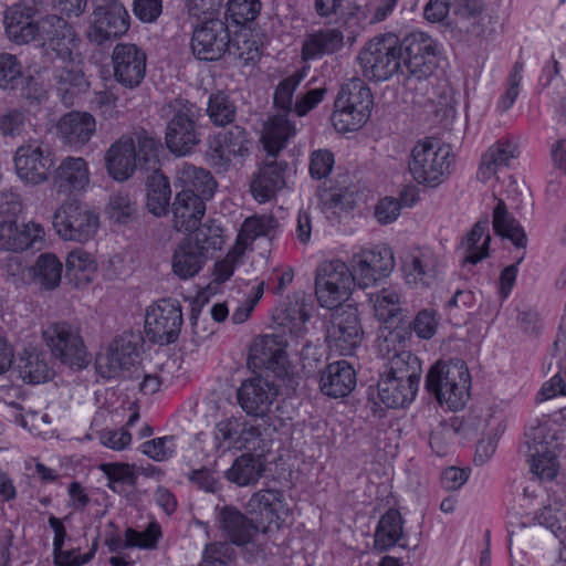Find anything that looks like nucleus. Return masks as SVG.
I'll list each match as a JSON object with an SVG mask.
<instances>
[{
    "label": "nucleus",
    "mask_w": 566,
    "mask_h": 566,
    "mask_svg": "<svg viewBox=\"0 0 566 566\" xmlns=\"http://www.w3.org/2000/svg\"><path fill=\"white\" fill-rule=\"evenodd\" d=\"M165 118V143L170 153L185 156L200 143L198 120L200 109L186 98L176 97L167 102L160 109Z\"/></svg>",
    "instance_id": "f257e3e1"
},
{
    "label": "nucleus",
    "mask_w": 566,
    "mask_h": 566,
    "mask_svg": "<svg viewBox=\"0 0 566 566\" xmlns=\"http://www.w3.org/2000/svg\"><path fill=\"white\" fill-rule=\"evenodd\" d=\"M471 377L463 360L437 361L426 377V388L440 405L462 409L470 397Z\"/></svg>",
    "instance_id": "f03ea898"
},
{
    "label": "nucleus",
    "mask_w": 566,
    "mask_h": 566,
    "mask_svg": "<svg viewBox=\"0 0 566 566\" xmlns=\"http://www.w3.org/2000/svg\"><path fill=\"white\" fill-rule=\"evenodd\" d=\"M452 161L453 156L448 145L427 137L411 149L408 169L416 182L436 188L450 175Z\"/></svg>",
    "instance_id": "7ed1b4c3"
},
{
    "label": "nucleus",
    "mask_w": 566,
    "mask_h": 566,
    "mask_svg": "<svg viewBox=\"0 0 566 566\" xmlns=\"http://www.w3.org/2000/svg\"><path fill=\"white\" fill-rule=\"evenodd\" d=\"M374 98L367 84L353 77L340 86L335 99L332 122L340 133L355 132L370 117Z\"/></svg>",
    "instance_id": "20e7f679"
},
{
    "label": "nucleus",
    "mask_w": 566,
    "mask_h": 566,
    "mask_svg": "<svg viewBox=\"0 0 566 566\" xmlns=\"http://www.w3.org/2000/svg\"><path fill=\"white\" fill-rule=\"evenodd\" d=\"M402 49L399 39L391 33L371 39L359 52L357 60L363 74L376 82L401 76Z\"/></svg>",
    "instance_id": "39448f33"
},
{
    "label": "nucleus",
    "mask_w": 566,
    "mask_h": 566,
    "mask_svg": "<svg viewBox=\"0 0 566 566\" xmlns=\"http://www.w3.org/2000/svg\"><path fill=\"white\" fill-rule=\"evenodd\" d=\"M52 224L64 241L85 243L95 237L99 218L85 203L67 199L55 210Z\"/></svg>",
    "instance_id": "423d86ee"
},
{
    "label": "nucleus",
    "mask_w": 566,
    "mask_h": 566,
    "mask_svg": "<svg viewBox=\"0 0 566 566\" xmlns=\"http://www.w3.org/2000/svg\"><path fill=\"white\" fill-rule=\"evenodd\" d=\"M13 163L15 174L23 184L39 186L49 181L55 156L43 139L29 138L17 148Z\"/></svg>",
    "instance_id": "0eeeda50"
},
{
    "label": "nucleus",
    "mask_w": 566,
    "mask_h": 566,
    "mask_svg": "<svg viewBox=\"0 0 566 566\" xmlns=\"http://www.w3.org/2000/svg\"><path fill=\"white\" fill-rule=\"evenodd\" d=\"M356 279L353 271L339 260L325 261L316 270L315 295L325 308H337L345 302Z\"/></svg>",
    "instance_id": "6e6552de"
},
{
    "label": "nucleus",
    "mask_w": 566,
    "mask_h": 566,
    "mask_svg": "<svg viewBox=\"0 0 566 566\" xmlns=\"http://www.w3.org/2000/svg\"><path fill=\"white\" fill-rule=\"evenodd\" d=\"M43 337L52 355L62 364L81 369L90 363L78 327L65 322L54 323L43 332Z\"/></svg>",
    "instance_id": "1a4fd4ad"
},
{
    "label": "nucleus",
    "mask_w": 566,
    "mask_h": 566,
    "mask_svg": "<svg viewBox=\"0 0 566 566\" xmlns=\"http://www.w3.org/2000/svg\"><path fill=\"white\" fill-rule=\"evenodd\" d=\"M402 49L401 77L408 82L428 78L436 69V46L433 40L422 32H413L400 43Z\"/></svg>",
    "instance_id": "9d476101"
},
{
    "label": "nucleus",
    "mask_w": 566,
    "mask_h": 566,
    "mask_svg": "<svg viewBox=\"0 0 566 566\" xmlns=\"http://www.w3.org/2000/svg\"><path fill=\"white\" fill-rule=\"evenodd\" d=\"M182 323L179 301L161 298L146 311L145 333L150 342L168 345L177 340Z\"/></svg>",
    "instance_id": "9b49d317"
},
{
    "label": "nucleus",
    "mask_w": 566,
    "mask_h": 566,
    "mask_svg": "<svg viewBox=\"0 0 566 566\" xmlns=\"http://www.w3.org/2000/svg\"><path fill=\"white\" fill-rule=\"evenodd\" d=\"M231 38L227 23L209 19L197 25L192 32L191 50L201 61H218L230 50Z\"/></svg>",
    "instance_id": "f8f14e48"
},
{
    "label": "nucleus",
    "mask_w": 566,
    "mask_h": 566,
    "mask_svg": "<svg viewBox=\"0 0 566 566\" xmlns=\"http://www.w3.org/2000/svg\"><path fill=\"white\" fill-rule=\"evenodd\" d=\"M128 28L129 15L125 7L117 0H109L94 9L87 36L91 42L102 45L122 36Z\"/></svg>",
    "instance_id": "ddd939ff"
},
{
    "label": "nucleus",
    "mask_w": 566,
    "mask_h": 566,
    "mask_svg": "<svg viewBox=\"0 0 566 566\" xmlns=\"http://www.w3.org/2000/svg\"><path fill=\"white\" fill-rule=\"evenodd\" d=\"M33 42L49 45L56 56L70 57L78 48L81 39L72 24L56 14H46L36 20Z\"/></svg>",
    "instance_id": "4468645a"
},
{
    "label": "nucleus",
    "mask_w": 566,
    "mask_h": 566,
    "mask_svg": "<svg viewBox=\"0 0 566 566\" xmlns=\"http://www.w3.org/2000/svg\"><path fill=\"white\" fill-rule=\"evenodd\" d=\"M329 347L342 356L354 355L363 339L357 308L353 306L336 308L332 314L327 333Z\"/></svg>",
    "instance_id": "2eb2a0df"
},
{
    "label": "nucleus",
    "mask_w": 566,
    "mask_h": 566,
    "mask_svg": "<svg viewBox=\"0 0 566 566\" xmlns=\"http://www.w3.org/2000/svg\"><path fill=\"white\" fill-rule=\"evenodd\" d=\"M394 268V253L386 245L361 249L353 256V273L357 284L363 289L387 277Z\"/></svg>",
    "instance_id": "dca6fc26"
},
{
    "label": "nucleus",
    "mask_w": 566,
    "mask_h": 566,
    "mask_svg": "<svg viewBox=\"0 0 566 566\" xmlns=\"http://www.w3.org/2000/svg\"><path fill=\"white\" fill-rule=\"evenodd\" d=\"M250 144L247 130L240 126H232L218 133L209 142V160L218 171H227L233 159L249 155Z\"/></svg>",
    "instance_id": "f3484780"
},
{
    "label": "nucleus",
    "mask_w": 566,
    "mask_h": 566,
    "mask_svg": "<svg viewBox=\"0 0 566 566\" xmlns=\"http://www.w3.org/2000/svg\"><path fill=\"white\" fill-rule=\"evenodd\" d=\"M138 357V337L132 333H124L108 345L105 354L96 357L97 373L106 379L119 376L129 369Z\"/></svg>",
    "instance_id": "a211bd4d"
},
{
    "label": "nucleus",
    "mask_w": 566,
    "mask_h": 566,
    "mask_svg": "<svg viewBox=\"0 0 566 566\" xmlns=\"http://www.w3.org/2000/svg\"><path fill=\"white\" fill-rule=\"evenodd\" d=\"M147 55L133 43H118L112 53L113 75L126 88H136L146 74Z\"/></svg>",
    "instance_id": "6ab92c4d"
},
{
    "label": "nucleus",
    "mask_w": 566,
    "mask_h": 566,
    "mask_svg": "<svg viewBox=\"0 0 566 566\" xmlns=\"http://www.w3.org/2000/svg\"><path fill=\"white\" fill-rule=\"evenodd\" d=\"M277 396L273 384L262 377H254L242 382L238 389V401L250 416L264 417Z\"/></svg>",
    "instance_id": "aec40b11"
},
{
    "label": "nucleus",
    "mask_w": 566,
    "mask_h": 566,
    "mask_svg": "<svg viewBox=\"0 0 566 566\" xmlns=\"http://www.w3.org/2000/svg\"><path fill=\"white\" fill-rule=\"evenodd\" d=\"M217 511V525L222 536L231 544L243 546L250 543L258 530L248 515L241 513L235 506L224 505L216 507Z\"/></svg>",
    "instance_id": "412c9836"
},
{
    "label": "nucleus",
    "mask_w": 566,
    "mask_h": 566,
    "mask_svg": "<svg viewBox=\"0 0 566 566\" xmlns=\"http://www.w3.org/2000/svg\"><path fill=\"white\" fill-rule=\"evenodd\" d=\"M564 436L557 421L543 417L530 424L524 433L525 454H538L552 450H560Z\"/></svg>",
    "instance_id": "4be33fe9"
},
{
    "label": "nucleus",
    "mask_w": 566,
    "mask_h": 566,
    "mask_svg": "<svg viewBox=\"0 0 566 566\" xmlns=\"http://www.w3.org/2000/svg\"><path fill=\"white\" fill-rule=\"evenodd\" d=\"M283 495L276 490H260L249 499L245 510L258 532L265 533L270 525L280 520Z\"/></svg>",
    "instance_id": "5701e85b"
},
{
    "label": "nucleus",
    "mask_w": 566,
    "mask_h": 566,
    "mask_svg": "<svg viewBox=\"0 0 566 566\" xmlns=\"http://www.w3.org/2000/svg\"><path fill=\"white\" fill-rule=\"evenodd\" d=\"M52 177L59 193L84 191L91 181L87 161L73 156L64 158L54 169Z\"/></svg>",
    "instance_id": "b1692460"
},
{
    "label": "nucleus",
    "mask_w": 566,
    "mask_h": 566,
    "mask_svg": "<svg viewBox=\"0 0 566 566\" xmlns=\"http://www.w3.org/2000/svg\"><path fill=\"white\" fill-rule=\"evenodd\" d=\"M45 235L41 224L28 222L21 229L14 219L0 220V249L22 252L33 248L35 242L42 241Z\"/></svg>",
    "instance_id": "393cba45"
},
{
    "label": "nucleus",
    "mask_w": 566,
    "mask_h": 566,
    "mask_svg": "<svg viewBox=\"0 0 566 566\" xmlns=\"http://www.w3.org/2000/svg\"><path fill=\"white\" fill-rule=\"evenodd\" d=\"M286 161L266 156L264 165L251 180L250 189L255 200L266 202L285 186Z\"/></svg>",
    "instance_id": "a878e982"
},
{
    "label": "nucleus",
    "mask_w": 566,
    "mask_h": 566,
    "mask_svg": "<svg viewBox=\"0 0 566 566\" xmlns=\"http://www.w3.org/2000/svg\"><path fill=\"white\" fill-rule=\"evenodd\" d=\"M105 165L109 176L116 181L129 179L138 166L134 139L123 136L115 142L106 151Z\"/></svg>",
    "instance_id": "bb28decb"
},
{
    "label": "nucleus",
    "mask_w": 566,
    "mask_h": 566,
    "mask_svg": "<svg viewBox=\"0 0 566 566\" xmlns=\"http://www.w3.org/2000/svg\"><path fill=\"white\" fill-rule=\"evenodd\" d=\"M56 130L63 143L81 148L95 134L96 120L90 113L70 112L61 117Z\"/></svg>",
    "instance_id": "cd10ccee"
},
{
    "label": "nucleus",
    "mask_w": 566,
    "mask_h": 566,
    "mask_svg": "<svg viewBox=\"0 0 566 566\" xmlns=\"http://www.w3.org/2000/svg\"><path fill=\"white\" fill-rule=\"evenodd\" d=\"M208 261L203 248L187 238L177 244L171 255L172 273L180 280L195 277Z\"/></svg>",
    "instance_id": "c85d7f7f"
},
{
    "label": "nucleus",
    "mask_w": 566,
    "mask_h": 566,
    "mask_svg": "<svg viewBox=\"0 0 566 566\" xmlns=\"http://www.w3.org/2000/svg\"><path fill=\"white\" fill-rule=\"evenodd\" d=\"M208 199L189 190L178 192L172 203L174 227L186 232L197 229L205 216V201Z\"/></svg>",
    "instance_id": "c756f323"
},
{
    "label": "nucleus",
    "mask_w": 566,
    "mask_h": 566,
    "mask_svg": "<svg viewBox=\"0 0 566 566\" xmlns=\"http://www.w3.org/2000/svg\"><path fill=\"white\" fill-rule=\"evenodd\" d=\"M356 386V373L346 360L328 364L321 374V391L333 398L347 396Z\"/></svg>",
    "instance_id": "7c9ffc66"
},
{
    "label": "nucleus",
    "mask_w": 566,
    "mask_h": 566,
    "mask_svg": "<svg viewBox=\"0 0 566 566\" xmlns=\"http://www.w3.org/2000/svg\"><path fill=\"white\" fill-rule=\"evenodd\" d=\"M62 272L63 263L52 252L41 253L28 269L30 283L44 292L54 291L60 286Z\"/></svg>",
    "instance_id": "2f4dec72"
},
{
    "label": "nucleus",
    "mask_w": 566,
    "mask_h": 566,
    "mask_svg": "<svg viewBox=\"0 0 566 566\" xmlns=\"http://www.w3.org/2000/svg\"><path fill=\"white\" fill-rule=\"evenodd\" d=\"M437 268V256L428 249L413 251L402 264L407 283L422 286H428L436 280Z\"/></svg>",
    "instance_id": "473e14b6"
},
{
    "label": "nucleus",
    "mask_w": 566,
    "mask_h": 566,
    "mask_svg": "<svg viewBox=\"0 0 566 566\" xmlns=\"http://www.w3.org/2000/svg\"><path fill=\"white\" fill-rule=\"evenodd\" d=\"M145 186L147 211L155 217L166 216L171 198L169 178L160 169H153L146 176Z\"/></svg>",
    "instance_id": "72a5a7b5"
},
{
    "label": "nucleus",
    "mask_w": 566,
    "mask_h": 566,
    "mask_svg": "<svg viewBox=\"0 0 566 566\" xmlns=\"http://www.w3.org/2000/svg\"><path fill=\"white\" fill-rule=\"evenodd\" d=\"M59 64L54 69V80L57 90L63 93L81 92L87 87L83 70L81 67V57L77 49L72 56H57Z\"/></svg>",
    "instance_id": "f704fd0d"
},
{
    "label": "nucleus",
    "mask_w": 566,
    "mask_h": 566,
    "mask_svg": "<svg viewBox=\"0 0 566 566\" xmlns=\"http://www.w3.org/2000/svg\"><path fill=\"white\" fill-rule=\"evenodd\" d=\"M344 46V34L338 29H323L311 33L304 40L302 56L315 60L338 52Z\"/></svg>",
    "instance_id": "c9c22d12"
},
{
    "label": "nucleus",
    "mask_w": 566,
    "mask_h": 566,
    "mask_svg": "<svg viewBox=\"0 0 566 566\" xmlns=\"http://www.w3.org/2000/svg\"><path fill=\"white\" fill-rule=\"evenodd\" d=\"M516 145L509 139H500L482 156L478 178L486 182L496 176L497 171L510 166L515 157Z\"/></svg>",
    "instance_id": "e433bc0d"
},
{
    "label": "nucleus",
    "mask_w": 566,
    "mask_h": 566,
    "mask_svg": "<svg viewBox=\"0 0 566 566\" xmlns=\"http://www.w3.org/2000/svg\"><path fill=\"white\" fill-rule=\"evenodd\" d=\"M176 178L182 190H189L192 193L209 199L214 193L216 181L211 174L201 167L182 163L177 168Z\"/></svg>",
    "instance_id": "4c0bfd02"
},
{
    "label": "nucleus",
    "mask_w": 566,
    "mask_h": 566,
    "mask_svg": "<svg viewBox=\"0 0 566 566\" xmlns=\"http://www.w3.org/2000/svg\"><path fill=\"white\" fill-rule=\"evenodd\" d=\"M294 134L295 127L290 123L286 114H277L271 117L261 138L268 157H276Z\"/></svg>",
    "instance_id": "58836bf2"
},
{
    "label": "nucleus",
    "mask_w": 566,
    "mask_h": 566,
    "mask_svg": "<svg viewBox=\"0 0 566 566\" xmlns=\"http://www.w3.org/2000/svg\"><path fill=\"white\" fill-rule=\"evenodd\" d=\"M265 465L261 457L244 453L238 457L224 472L226 479L238 486L255 484L263 475Z\"/></svg>",
    "instance_id": "ea45409f"
},
{
    "label": "nucleus",
    "mask_w": 566,
    "mask_h": 566,
    "mask_svg": "<svg viewBox=\"0 0 566 566\" xmlns=\"http://www.w3.org/2000/svg\"><path fill=\"white\" fill-rule=\"evenodd\" d=\"M491 234L489 219L478 221L462 240L465 255L463 263L476 264L489 256Z\"/></svg>",
    "instance_id": "a19ab883"
},
{
    "label": "nucleus",
    "mask_w": 566,
    "mask_h": 566,
    "mask_svg": "<svg viewBox=\"0 0 566 566\" xmlns=\"http://www.w3.org/2000/svg\"><path fill=\"white\" fill-rule=\"evenodd\" d=\"M418 390L413 382H405L381 376L378 381V396L388 408H401L410 403Z\"/></svg>",
    "instance_id": "79ce46f5"
},
{
    "label": "nucleus",
    "mask_w": 566,
    "mask_h": 566,
    "mask_svg": "<svg viewBox=\"0 0 566 566\" xmlns=\"http://www.w3.org/2000/svg\"><path fill=\"white\" fill-rule=\"evenodd\" d=\"M492 226L494 232L512 241L516 248H525L527 244V237L520 222L509 212L505 202L502 199L497 200L493 209Z\"/></svg>",
    "instance_id": "37998d69"
},
{
    "label": "nucleus",
    "mask_w": 566,
    "mask_h": 566,
    "mask_svg": "<svg viewBox=\"0 0 566 566\" xmlns=\"http://www.w3.org/2000/svg\"><path fill=\"white\" fill-rule=\"evenodd\" d=\"M421 375V367L419 359L413 356L408 350L396 352L388 359V364L386 367V371L382 376L389 377L392 379L405 381V382H413V385L419 386Z\"/></svg>",
    "instance_id": "c03bdc74"
},
{
    "label": "nucleus",
    "mask_w": 566,
    "mask_h": 566,
    "mask_svg": "<svg viewBox=\"0 0 566 566\" xmlns=\"http://www.w3.org/2000/svg\"><path fill=\"white\" fill-rule=\"evenodd\" d=\"M6 34L17 44H28L35 38L36 19L24 15L20 11L6 10L3 17Z\"/></svg>",
    "instance_id": "a18cd8bd"
},
{
    "label": "nucleus",
    "mask_w": 566,
    "mask_h": 566,
    "mask_svg": "<svg viewBox=\"0 0 566 566\" xmlns=\"http://www.w3.org/2000/svg\"><path fill=\"white\" fill-rule=\"evenodd\" d=\"M402 535V517L399 511L389 510L379 520L375 531V547L381 552L395 546Z\"/></svg>",
    "instance_id": "49530a36"
},
{
    "label": "nucleus",
    "mask_w": 566,
    "mask_h": 566,
    "mask_svg": "<svg viewBox=\"0 0 566 566\" xmlns=\"http://www.w3.org/2000/svg\"><path fill=\"white\" fill-rule=\"evenodd\" d=\"M19 369L21 378L30 384L44 382L52 375L45 354L35 349L23 353Z\"/></svg>",
    "instance_id": "de8ad7c7"
},
{
    "label": "nucleus",
    "mask_w": 566,
    "mask_h": 566,
    "mask_svg": "<svg viewBox=\"0 0 566 566\" xmlns=\"http://www.w3.org/2000/svg\"><path fill=\"white\" fill-rule=\"evenodd\" d=\"M375 316L382 323H394L401 314L400 295L392 287L382 289L369 295Z\"/></svg>",
    "instance_id": "09e8293b"
},
{
    "label": "nucleus",
    "mask_w": 566,
    "mask_h": 566,
    "mask_svg": "<svg viewBox=\"0 0 566 566\" xmlns=\"http://www.w3.org/2000/svg\"><path fill=\"white\" fill-rule=\"evenodd\" d=\"M318 205L323 211H340L352 210L356 206V192L346 188L319 189L317 192Z\"/></svg>",
    "instance_id": "8fccbe9b"
},
{
    "label": "nucleus",
    "mask_w": 566,
    "mask_h": 566,
    "mask_svg": "<svg viewBox=\"0 0 566 566\" xmlns=\"http://www.w3.org/2000/svg\"><path fill=\"white\" fill-rule=\"evenodd\" d=\"M207 114L213 125L222 127L234 122L237 106L227 93L219 91L210 95Z\"/></svg>",
    "instance_id": "3c124183"
},
{
    "label": "nucleus",
    "mask_w": 566,
    "mask_h": 566,
    "mask_svg": "<svg viewBox=\"0 0 566 566\" xmlns=\"http://www.w3.org/2000/svg\"><path fill=\"white\" fill-rule=\"evenodd\" d=\"M427 422L432 427L429 436V444L432 451L439 457L446 455L457 436V429L453 426L439 420L436 415H429L427 417Z\"/></svg>",
    "instance_id": "603ef678"
},
{
    "label": "nucleus",
    "mask_w": 566,
    "mask_h": 566,
    "mask_svg": "<svg viewBox=\"0 0 566 566\" xmlns=\"http://www.w3.org/2000/svg\"><path fill=\"white\" fill-rule=\"evenodd\" d=\"M99 470L108 480L107 486L115 493H122L123 486H135L137 482V473L135 465L128 463L109 462L102 463Z\"/></svg>",
    "instance_id": "864d4df0"
},
{
    "label": "nucleus",
    "mask_w": 566,
    "mask_h": 566,
    "mask_svg": "<svg viewBox=\"0 0 566 566\" xmlns=\"http://www.w3.org/2000/svg\"><path fill=\"white\" fill-rule=\"evenodd\" d=\"M137 165L147 171L159 169V153L163 150L160 139L147 135L145 132L136 134Z\"/></svg>",
    "instance_id": "5fc2aeb1"
},
{
    "label": "nucleus",
    "mask_w": 566,
    "mask_h": 566,
    "mask_svg": "<svg viewBox=\"0 0 566 566\" xmlns=\"http://www.w3.org/2000/svg\"><path fill=\"white\" fill-rule=\"evenodd\" d=\"M276 221L273 217H251L244 220L238 234L235 244L245 249L259 237L268 235L275 227Z\"/></svg>",
    "instance_id": "6e6d98bb"
},
{
    "label": "nucleus",
    "mask_w": 566,
    "mask_h": 566,
    "mask_svg": "<svg viewBox=\"0 0 566 566\" xmlns=\"http://www.w3.org/2000/svg\"><path fill=\"white\" fill-rule=\"evenodd\" d=\"M534 520L539 524L557 534L563 527H566V507L559 499H548L547 502L538 510Z\"/></svg>",
    "instance_id": "4d7b16f0"
},
{
    "label": "nucleus",
    "mask_w": 566,
    "mask_h": 566,
    "mask_svg": "<svg viewBox=\"0 0 566 566\" xmlns=\"http://www.w3.org/2000/svg\"><path fill=\"white\" fill-rule=\"evenodd\" d=\"M560 450L538 452V454H526L531 472L539 480L552 481L559 470L557 460Z\"/></svg>",
    "instance_id": "13d9d810"
},
{
    "label": "nucleus",
    "mask_w": 566,
    "mask_h": 566,
    "mask_svg": "<svg viewBox=\"0 0 566 566\" xmlns=\"http://www.w3.org/2000/svg\"><path fill=\"white\" fill-rule=\"evenodd\" d=\"M284 350L280 347L277 336L264 335L251 346L250 355L261 365L270 367L272 363H279Z\"/></svg>",
    "instance_id": "bf43d9fd"
},
{
    "label": "nucleus",
    "mask_w": 566,
    "mask_h": 566,
    "mask_svg": "<svg viewBox=\"0 0 566 566\" xmlns=\"http://www.w3.org/2000/svg\"><path fill=\"white\" fill-rule=\"evenodd\" d=\"M107 212L115 222L127 224L136 218V201L127 193H115L109 198Z\"/></svg>",
    "instance_id": "052dcab7"
},
{
    "label": "nucleus",
    "mask_w": 566,
    "mask_h": 566,
    "mask_svg": "<svg viewBox=\"0 0 566 566\" xmlns=\"http://www.w3.org/2000/svg\"><path fill=\"white\" fill-rule=\"evenodd\" d=\"M24 81L22 64L10 53H0V87L14 90Z\"/></svg>",
    "instance_id": "680f3d73"
},
{
    "label": "nucleus",
    "mask_w": 566,
    "mask_h": 566,
    "mask_svg": "<svg viewBox=\"0 0 566 566\" xmlns=\"http://www.w3.org/2000/svg\"><path fill=\"white\" fill-rule=\"evenodd\" d=\"M161 537V528L158 523L151 522L145 531L138 532L127 528L125 532V547H138L143 549H155Z\"/></svg>",
    "instance_id": "e2e57ef3"
},
{
    "label": "nucleus",
    "mask_w": 566,
    "mask_h": 566,
    "mask_svg": "<svg viewBox=\"0 0 566 566\" xmlns=\"http://www.w3.org/2000/svg\"><path fill=\"white\" fill-rule=\"evenodd\" d=\"M242 421L238 418H229L218 422L214 431V439L218 448L241 449Z\"/></svg>",
    "instance_id": "0e129e2a"
},
{
    "label": "nucleus",
    "mask_w": 566,
    "mask_h": 566,
    "mask_svg": "<svg viewBox=\"0 0 566 566\" xmlns=\"http://www.w3.org/2000/svg\"><path fill=\"white\" fill-rule=\"evenodd\" d=\"M261 11L259 0H229L227 3L228 18L238 25L254 21Z\"/></svg>",
    "instance_id": "69168bd1"
},
{
    "label": "nucleus",
    "mask_w": 566,
    "mask_h": 566,
    "mask_svg": "<svg viewBox=\"0 0 566 566\" xmlns=\"http://www.w3.org/2000/svg\"><path fill=\"white\" fill-rule=\"evenodd\" d=\"M193 231L192 242L199 243L207 255L209 250H219L224 243L223 230L216 221H208L201 227L198 226Z\"/></svg>",
    "instance_id": "338daca9"
},
{
    "label": "nucleus",
    "mask_w": 566,
    "mask_h": 566,
    "mask_svg": "<svg viewBox=\"0 0 566 566\" xmlns=\"http://www.w3.org/2000/svg\"><path fill=\"white\" fill-rule=\"evenodd\" d=\"M234 549L228 542L208 544L203 551L200 566H230Z\"/></svg>",
    "instance_id": "774afa93"
}]
</instances>
